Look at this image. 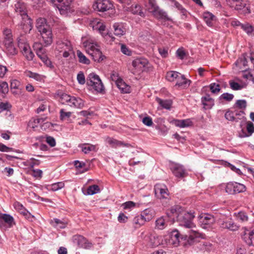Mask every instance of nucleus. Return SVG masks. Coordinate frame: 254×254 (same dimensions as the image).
<instances>
[{
    "instance_id": "b1692460",
    "label": "nucleus",
    "mask_w": 254,
    "mask_h": 254,
    "mask_svg": "<svg viewBox=\"0 0 254 254\" xmlns=\"http://www.w3.org/2000/svg\"><path fill=\"white\" fill-rule=\"evenodd\" d=\"M155 213L152 209H145L141 212V215L145 222L150 221L155 216Z\"/></svg>"
},
{
    "instance_id": "0eeeda50",
    "label": "nucleus",
    "mask_w": 254,
    "mask_h": 254,
    "mask_svg": "<svg viewBox=\"0 0 254 254\" xmlns=\"http://www.w3.org/2000/svg\"><path fill=\"white\" fill-rule=\"evenodd\" d=\"M141 235L143 236V239L144 243L148 247H156L161 244V237L158 236L155 234L142 233Z\"/></svg>"
},
{
    "instance_id": "f257e3e1",
    "label": "nucleus",
    "mask_w": 254,
    "mask_h": 254,
    "mask_svg": "<svg viewBox=\"0 0 254 254\" xmlns=\"http://www.w3.org/2000/svg\"><path fill=\"white\" fill-rule=\"evenodd\" d=\"M167 214L169 217H174L175 221H177L181 226L190 229L195 228V225L192 222L194 217L193 212H187L180 206L176 205L167 210Z\"/></svg>"
},
{
    "instance_id": "39448f33",
    "label": "nucleus",
    "mask_w": 254,
    "mask_h": 254,
    "mask_svg": "<svg viewBox=\"0 0 254 254\" xmlns=\"http://www.w3.org/2000/svg\"><path fill=\"white\" fill-rule=\"evenodd\" d=\"M87 84L91 86L98 93H102L104 90V85L99 76L94 73H90L87 77Z\"/></svg>"
},
{
    "instance_id": "412c9836",
    "label": "nucleus",
    "mask_w": 254,
    "mask_h": 254,
    "mask_svg": "<svg viewBox=\"0 0 254 254\" xmlns=\"http://www.w3.org/2000/svg\"><path fill=\"white\" fill-rule=\"evenodd\" d=\"M106 142L113 148H117L120 146L128 147L129 144L125 143L123 141L118 140L112 137H107Z\"/></svg>"
},
{
    "instance_id": "052dcab7",
    "label": "nucleus",
    "mask_w": 254,
    "mask_h": 254,
    "mask_svg": "<svg viewBox=\"0 0 254 254\" xmlns=\"http://www.w3.org/2000/svg\"><path fill=\"white\" fill-rule=\"evenodd\" d=\"M237 217L242 222L248 221L249 219V217L247 213L244 211L239 212L237 214Z\"/></svg>"
},
{
    "instance_id": "7ed1b4c3",
    "label": "nucleus",
    "mask_w": 254,
    "mask_h": 254,
    "mask_svg": "<svg viewBox=\"0 0 254 254\" xmlns=\"http://www.w3.org/2000/svg\"><path fill=\"white\" fill-rule=\"evenodd\" d=\"M230 7L240 13L247 15L251 13L248 0H226Z\"/></svg>"
},
{
    "instance_id": "69168bd1",
    "label": "nucleus",
    "mask_w": 254,
    "mask_h": 254,
    "mask_svg": "<svg viewBox=\"0 0 254 254\" xmlns=\"http://www.w3.org/2000/svg\"><path fill=\"white\" fill-rule=\"evenodd\" d=\"M128 217L123 213H120L118 217V221L120 223H125L127 221Z\"/></svg>"
},
{
    "instance_id": "bb28decb",
    "label": "nucleus",
    "mask_w": 254,
    "mask_h": 254,
    "mask_svg": "<svg viewBox=\"0 0 254 254\" xmlns=\"http://www.w3.org/2000/svg\"><path fill=\"white\" fill-rule=\"evenodd\" d=\"M78 146L84 154H88L92 151H96V146L91 144L82 143L79 144Z\"/></svg>"
},
{
    "instance_id": "c9c22d12",
    "label": "nucleus",
    "mask_w": 254,
    "mask_h": 254,
    "mask_svg": "<svg viewBox=\"0 0 254 254\" xmlns=\"http://www.w3.org/2000/svg\"><path fill=\"white\" fill-rule=\"evenodd\" d=\"M145 223L142 215H137L135 216L132 220V223L135 228H139L143 225Z\"/></svg>"
},
{
    "instance_id": "13d9d810",
    "label": "nucleus",
    "mask_w": 254,
    "mask_h": 254,
    "mask_svg": "<svg viewBox=\"0 0 254 254\" xmlns=\"http://www.w3.org/2000/svg\"><path fill=\"white\" fill-rule=\"evenodd\" d=\"M235 105L241 110H245L247 107V101L245 100H238Z\"/></svg>"
},
{
    "instance_id": "ddd939ff",
    "label": "nucleus",
    "mask_w": 254,
    "mask_h": 254,
    "mask_svg": "<svg viewBox=\"0 0 254 254\" xmlns=\"http://www.w3.org/2000/svg\"><path fill=\"white\" fill-rule=\"evenodd\" d=\"M58 3L56 4L57 7L61 14L66 15L72 12L70 7L71 0H56Z\"/></svg>"
},
{
    "instance_id": "de8ad7c7",
    "label": "nucleus",
    "mask_w": 254,
    "mask_h": 254,
    "mask_svg": "<svg viewBox=\"0 0 254 254\" xmlns=\"http://www.w3.org/2000/svg\"><path fill=\"white\" fill-rule=\"evenodd\" d=\"M234 113L235 117L238 119V121L239 120L244 122L246 121V118L245 117V113L244 111L235 110Z\"/></svg>"
},
{
    "instance_id": "09e8293b",
    "label": "nucleus",
    "mask_w": 254,
    "mask_h": 254,
    "mask_svg": "<svg viewBox=\"0 0 254 254\" xmlns=\"http://www.w3.org/2000/svg\"><path fill=\"white\" fill-rule=\"evenodd\" d=\"M41 60L46 66L49 67L51 69H53L55 67L53 64L47 56H46L44 57H42Z\"/></svg>"
},
{
    "instance_id": "3c124183",
    "label": "nucleus",
    "mask_w": 254,
    "mask_h": 254,
    "mask_svg": "<svg viewBox=\"0 0 254 254\" xmlns=\"http://www.w3.org/2000/svg\"><path fill=\"white\" fill-rule=\"evenodd\" d=\"M248 34H251L254 31V27L248 23L242 25V28Z\"/></svg>"
},
{
    "instance_id": "e2e57ef3",
    "label": "nucleus",
    "mask_w": 254,
    "mask_h": 254,
    "mask_svg": "<svg viewBox=\"0 0 254 254\" xmlns=\"http://www.w3.org/2000/svg\"><path fill=\"white\" fill-rule=\"evenodd\" d=\"M247 130L250 136L254 132V125L252 122L249 121L247 123Z\"/></svg>"
},
{
    "instance_id": "a878e982",
    "label": "nucleus",
    "mask_w": 254,
    "mask_h": 254,
    "mask_svg": "<svg viewBox=\"0 0 254 254\" xmlns=\"http://www.w3.org/2000/svg\"><path fill=\"white\" fill-rule=\"evenodd\" d=\"M169 242L174 246H178L180 243V233L177 230L173 231L170 235Z\"/></svg>"
},
{
    "instance_id": "5701e85b",
    "label": "nucleus",
    "mask_w": 254,
    "mask_h": 254,
    "mask_svg": "<svg viewBox=\"0 0 254 254\" xmlns=\"http://www.w3.org/2000/svg\"><path fill=\"white\" fill-rule=\"evenodd\" d=\"M201 100L205 109H211L214 105V99L211 98L210 96L208 94L202 97Z\"/></svg>"
},
{
    "instance_id": "58836bf2",
    "label": "nucleus",
    "mask_w": 254,
    "mask_h": 254,
    "mask_svg": "<svg viewBox=\"0 0 254 254\" xmlns=\"http://www.w3.org/2000/svg\"><path fill=\"white\" fill-rule=\"evenodd\" d=\"M180 74V73L176 71H168L166 74V79L170 82L176 81Z\"/></svg>"
},
{
    "instance_id": "4d7b16f0",
    "label": "nucleus",
    "mask_w": 254,
    "mask_h": 254,
    "mask_svg": "<svg viewBox=\"0 0 254 254\" xmlns=\"http://www.w3.org/2000/svg\"><path fill=\"white\" fill-rule=\"evenodd\" d=\"M200 245L201 249L206 251H210L212 248V244L208 242H202Z\"/></svg>"
},
{
    "instance_id": "864d4df0",
    "label": "nucleus",
    "mask_w": 254,
    "mask_h": 254,
    "mask_svg": "<svg viewBox=\"0 0 254 254\" xmlns=\"http://www.w3.org/2000/svg\"><path fill=\"white\" fill-rule=\"evenodd\" d=\"M158 7L155 0H149L148 9L150 12H153Z\"/></svg>"
},
{
    "instance_id": "a19ab883",
    "label": "nucleus",
    "mask_w": 254,
    "mask_h": 254,
    "mask_svg": "<svg viewBox=\"0 0 254 254\" xmlns=\"http://www.w3.org/2000/svg\"><path fill=\"white\" fill-rule=\"evenodd\" d=\"M64 186V183L62 182L54 183L51 185L47 186V189L49 190L57 191L60 189H62Z\"/></svg>"
},
{
    "instance_id": "473e14b6",
    "label": "nucleus",
    "mask_w": 254,
    "mask_h": 254,
    "mask_svg": "<svg viewBox=\"0 0 254 254\" xmlns=\"http://www.w3.org/2000/svg\"><path fill=\"white\" fill-rule=\"evenodd\" d=\"M3 221L8 224L9 228L13 226L15 224L14 219L12 216L8 214H0Z\"/></svg>"
},
{
    "instance_id": "a18cd8bd",
    "label": "nucleus",
    "mask_w": 254,
    "mask_h": 254,
    "mask_svg": "<svg viewBox=\"0 0 254 254\" xmlns=\"http://www.w3.org/2000/svg\"><path fill=\"white\" fill-rule=\"evenodd\" d=\"M225 118L228 121L238 122V120L235 117L234 113L233 111H227L225 114Z\"/></svg>"
},
{
    "instance_id": "393cba45",
    "label": "nucleus",
    "mask_w": 254,
    "mask_h": 254,
    "mask_svg": "<svg viewBox=\"0 0 254 254\" xmlns=\"http://www.w3.org/2000/svg\"><path fill=\"white\" fill-rule=\"evenodd\" d=\"M126 10L130 11L134 14H138L141 17L144 16V13L142 11L140 5L137 4H132L130 6H127Z\"/></svg>"
},
{
    "instance_id": "49530a36",
    "label": "nucleus",
    "mask_w": 254,
    "mask_h": 254,
    "mask_svg": "<svg viewBox=\"0 0 254 254\" xmlns=\"http://www.w3.org/2000/svg\"><path fill=\"white\" fill-rule=\"evenodd\" d=\"M71 112H65L64 109H61L60 111V118L62 121H64L66 119L69 118L71 116Z\"/></svg>"
},
{
    "instance_id": "f03ea898",
    "label": "nucleus",
    "mask_w": 254,
    "mask_h": 254,
    "mask_svg": "<svg viewBox=\"0 0 254 254\" xmlns=\"http://www.w3.org/2000/svg\"><path fill=\"white\" fill-rule=\"evenodd\" d=\"M36 27L40 33L45 46L50 45L53 42V34L50 26L44 18L37 19Z\"/></svg>"
},
{
    "instance_id": "9d476101",
    "label": "nucleus",
    "mask_w": 254,
    "mask_h": 254,
    "mask_svg": "<svg viewBox=\"0 0 254 254\" xmlns=\"http://www.w3.org/2000/svg\"><path fill=\"white\" fill-rule=\"evenodd\" d=\"M198 218L201 227L204 229L210 228L215 222L214 217L212 215L208 213L201 214L199 215Z\"/></svg>"
},
{
    "instance_id": "cd10ccee",
    "label": "nucleus",
    "mask_w": 254,
    "mask_h": 254,
    "mask_svg": "<svg viewBox=\"0 0 254 254\" xmlns=\"http://www.w3.org/2000/svg\"><path fill=\"white\" fill-rule=\"evenodd\" d=\"M25 10V5L23 2L18 1L15 4V11L20 14L21 16H26L28 17V15H27Z\"/></svg>"
},
{
    "instance_id": "2eb2a0df",
    "label": "nucleus",
    "mask_w": 254,
    "mask_h": 254,
    "mask_svg": "<svg viewBox=\"0 0 254 254\" xmlns=\"http://www.w3.org/2000/svg\"><path fill=\"white\" fill-rule=\"evenodd\" d=\"M171 221L172 223L175 222V217L166 216H161L155 221V228L158 230H163L168 225V222Z\"/></svg>"
},
{
    "instance_id": "c03bdc74",
    "label": "nucleus",
    "mask_w": 254,
    "mask_h": 254,
    "mask_svg": "<svg viewBox=\"0 0 254 254\" xmlns=\"http://www.w3.org/2000/svg\"><path fill=\"white\" fill-rule=\"evenodd\" d=\"M100 192L99 187L97 185L89 186L87 190V193L89 195H93Z\"/></svg>"
},
{
    "instance_id": "37998d69",
    "label": "nucleus",
    "mask_w": 254,
    "mask_h": 254,
    "mask_svg": "<svg viewBox=\"0 0 254 254\" xmlns=\"http://www.w3.org/2000/svg\"><path fill=\"white\" fill-rule=\"evenodd\" d=\"M77 56L80 63L85 64H90L89 60L81 51L79 50L77 51Z\"/></svg>"
},
{
    "instance_id": "6e6d98bb",
    "label": "nucleus",
    "mask_w": 254,
    "mask_h": 254,
    "mask_svg": "<svg viewBox=\"0 0 254 254\" xmlns=\"http://www.w3.org/2000/svg\"><path fill=\"white\" fill-rule=\"evenodd\" d=\"M234 97V95L232 94L224 93L219 97V99L220 100L224 99L227 101L230 102L233 100Z\"/></svg>"
},
{
    "instance_id": "2f4dec72",
    "label": "nucleus",
    "mask_w": 254,
    "mask_h": 254,
    "mask_svg": "<svg viewBox=\"0 0 254 254\" xmlns=\"http://www.w3.org/2000/svg\"><path fill=\"white\" fill-rule=\"evenodd\" d=\"M50 223L57 229H64L67 225L66 223L57 218H54L53 220H51Z\"/></svg>"
},
{
    "instance_id": "79ce46f5",
    "label": "nucleus",
    "mask_w": 254,
    "mask_h": 254,
    "mask_svg": "<svg viewBox=\"0 0 254 254\" xmlns=\"http://www.w3.org/2000/svg\"><path fill=\"white\" fill-rule=\"evenodd\" d=\"M140 204L135 203L132 201H128L122 204V206L125 209H132L135 207H139Z\"/></svg>"
},
{
    "instance_id": "5fc2aeb1",
    "label": "nucleus",
    "mask_w": 254,
    "mask_h": 254,
    "mask_svg": "<svg viewBox=\"0 0 254 254\" xmlns=\"http://www.w3.org/2000/svg\"><path fill=\"white\" fill-rule=\"evenodd\" d=\"M209 88L212 93L218 94L220 91V85L216 83H212L209 85Z\"/></svg>"
},
{
    "instance_id": "72a5a7b5",
    "label": "nucleus",
    "mask_w": 254,
    "mask_h": 254,
    "mask_svg": "<svg viewBox=\"0 0 254 254\" xmlns=\"http://www.w3.org/2000/svg\"><path fill=\"white\" fill-rule=\"evenodd\" d=\"M151 13L155 18L159 19H165L167 18V15L166 13L160 9L159 7Z\"/></svg>"
},
{
    "instance_id": "338daca9",
    "label": "nucleus",
    "mask_w": 254,
    "mask_h": 254,
    "mask_svg": "<svg viewBox=\"0 0 254 254\" xmlns=\"http://www.w3.org/2000/svg\"><path fill=\"white\" fill-rule=\"evenodd\" d=\"M11 107V105L7 102L0 103V113L5 110H8Z\"/></svg>"
},
{
    "instance_id": "8fccbe9b",
    "label": "nucleus",
    "mask_w": 254,
    "mask_h": 254,
    "mask_svg": "<svg viewBox=\"0 0 254 254\" xmlns=\"http://www.w3.org/2000/svg\"><path fill=\"white\" fill-rule=\"evenodd\" d=\"M247 239L245 241L249 246H253L254 244V232L253 231L250 232L248 234V238L245 237Z\"/></svg>"
},
{
    "instance_id": "1a4fd4ad",
    "label": "nucleus",
    "mask_w": 254,
    "mask_h": 254,
    "mask_svg": "<svg viewBox=\"0 0 254 254\" xmlns=\"http://www.w3.org/2000/svg\"><path fill=\"white\" fill-rule=\"evenodd\" d=\"M246 187L242 184L237 182H229L227 184L225 190L230 194L241 193L246 190Z\"/></svg>"
},
{
    "instance_id": "aec40b11",
    "label": "nucleus",
    "mask_w": 254,
    "mask_h": 254,
    "mask_svg": "<svg viewBox=\"0 0 254 254\" xmlns=\"http://www.w3.org/2000/svg\"><path fill=\"white\" fill-rule=\"evenodd\" d=\"M190 80L187 79L184 75L180 73L176 80V86L187 88L190 85Z\"/></svg>"
},
{
    "instance_id": "c756f323",
    "label": "nucleus",
    "mask_w": 254,
    "mask_h": 254,
    "mask_svg": "<svg viewBox=\"0 0 254 254\" xmlns=\"http://www.w3.org/2000/svg\"><path fill=\"white\" fill-rule=\"evenodd\" d=\"M156 101L163 108L170 109L172 102L170 100H162L158 97L156 98Z\"/></svg>"
},
{
    "instance_id": "c85d7f7f",
    "label": "nucleus",
    "mask_w": 254,
    "mask_h": 254,
    "mask_svg": "<svg viewBox=\"0 0 254 254\" xmlns=\"http://www.w3.org/2000/svg\"><path fill=\"white\" fill-rule=\"evenodd\" d=\"M33 47L36 51L37 55L40 59H42V57H44L47 56L46 54V50L42 47L41 44L35 43Z\"/></svg>"
},
{
    "instance_id": "a211bd4d",
    "label": "nucleus",
    "mask_w": 254,
    "mask_h": 254,
    "mask_svg": "<svg viewBox=\"0 0 254 254\" xmlns=\"http://www.w3.org/2000/svg\"><path fill=\"white\" fill-rule=\"evenodd\" d=\"M148 64V61L144 58H137L133 60L132 65L137 72L142 71Z\"/></svg>"
},
{
    "instance_id": "dca6fc26",
    "label": "nucleus",
    "mask_w": 254,
    "mask_h": 254,
    "mask_svg": "<svg viewBox=\"0 0 254 254\" xmlns=\"http://www.w3.org/2000/svg\"><path fill=\"white\" fill-rule=\"evenodd\" d=\"M156 196L160 198H167L169 196V191L167 187L163 184H157L154 187Z\"/></svg>"
},
{
    "instance_id": "bf43d9fd",
    "label": "nucleus",
    "mask_w": 254,
    "mask_h": 254,
    "mask_svg": "<svg viewBox=\"0 0 254 254\" xmlns=\"http://www.w3.org/2000/svg\"><path fill=\"white\" fill-rule=\"evenodd\" d=\"M0 91L1 92V93L4 95L8 93V86L7 82L3 81L0 83Z\"/></svg>"
},
{
    "instance_id": "4c0bfd02",
    "label": "nucleus",
    "mask_w": 254,
    "mask_h": 254,
    "mask_svg": "<svg viewBox=\"0 0 254 254\" xmlns=\"http://www.w3.org/2000/svg\"><path fill=\"white\" fill-rule=\"evenodd\" d=\"M118 88L124 93H128L129 90V87L127 86L125 82L121 79L118 80L116 83Z\"/></svg>"
},
{
    "instance_id": "774afa93",
    "label": "nucleus",
    "mask_w": 254,
    "mask_h": 254,
    "mask_svg": "<svg viewBox=\"0 0 254 254\" xmlns=\"http://www.w3.org/2000/svg\"><path fill=\"white\" fill-rule=\"evenodd\" d=\"M29 166L31 168H33L35 166H38L40 164V161L34 158H31L28 161Z\"/></svg>"
},
{
    "instance_id": "7c9ffc66",
    "label": "nucleus",
    "mask_w": 254,
    "mask_h": 254,
    "mask_svg": "<svg viewBox=\"0 0 254 254\" xmlns=\"http://www.w3.org/2000/svg\"><path fill=\"white\" fill-rule=\"evenodd\" d=\"M203 17L204 21L208 26L211 27L213 25L212 21L215 18L213 14L209 12H205L203 14Z\"/></svg>"
},
{
    "instance_id": "0e129e2a",
    "label": "nucleus",
    "mask_w": 254,
    "mask_h": 254,
    "mask_svg": "<svg viewBox=\"0 0 254 254\" xmlns=\"http://www.w3.org/2000/svg\"><path fill=\"white\" fill-rule=\"evenodd\" d=\"M77 80L80 84L83 85L85 83V76L83 72L80 71L77 74Z\"/></svg>"
},
{
    "instance_id": "9b49d317",
    "label": "nucleus",
    "mask_w": 254,
    "mask_h": 254,
    "mask_svg": "<svg viewBox=\"0 0 254 254\" xmlns=\"http://www.w3.org/2000/svg\"><path fill=\"white\" fill-rule=\"evenodd\" d=\"M93 7L98 11L105 12L112 9L113 4L109 0H96L93 4Z\"/></svg>"
},
{
    "instance_id": "e433bc0d",
    "label": "nucleus",
    "mask_w": 254,
    "mask_h": 254,
    "mask_svg": "<svg viewBox=\"0 0 254 254\" xmlns=\"http://www.w3.org/2000/svg\"><path fill=\"white\" fill-rule=\"evenodd\" d=\"M26 75L30 77L33 78L35 80L39 82L44 81V76L41 75L38 73L33 72L31 71H28L26 72Z\"/></svg>"
},
{
    "instance_id": "f704fd0d",
    "label": "nucleus",
    "mask_w": 254,
    "mask_h": 254,
    "mask_svg": "<svg viewBox=\"0 0 254 254\" xmlns=\"http://www.w3.org/2000/svg\"><path fill=\"white\" fill-rule=\"evenodd\" d=\"M175 122L176 126L182 128L189 127L192 125V122L190 119L176 120Z\"/></svg>"
},
{
    "instance_id": "4468645a",
    "label": "nucleus",
    "mask_w": 254,
    "mask_h": 254,
    "mask_svg": "<svg viewBox=\"0 0 254 254\" xmlns=\"http://www.w3.org/2000/svg\"><path fill=\"white\" fill-rule=\"evenodd\" d=\"M219 226L223 229H227L231 231H236L239 230L240 226L234 222L232 218L220 221Z\"/></svg>"
},
{
    "instance_id": "f8f14e48",
    "label": "nucleus",
    "mask_w": 254,
    "mask_h": 254,
    "mask_svg": "<svg viewBox=\"0 0 254 254\" xmlns=\"http://www.w3.org/2000/svg\"><path fill=\"white\" fill-rule=\"evenodd\" d=\"M173 175L178 178L182 179L186 177L188 173L184 167L180 164L172 163L170 166Z\"/></svg>"
},
{
    "instance_id": "f3484780",
    "label": "nucleus",
    "mask_w": 254,
    "mask_h": 254,
    "mask_svg": "<svg viewBox=\"0 0 254 254\" xmlns=\"http://www.w3.org/2000/svg\"><path fill=\"white\" fill-rule=\"evenodd\" d=\"M18 47L21 49L23 56L28 61H32L34 57V54L31 51L29 45L18 41Z\"/></svg>"
},
{
    "instance_id": "20e7f679",
    "label": "nucleus",
    "mask_w": 254,
    "mask_h": 254,
    "mask_svg": "<svg viewBox=\"0 0 254 254\" xmlns=\"http://www.w3.org/2000/svg\"><path fill=\"white\" fill-rule=\"evenodd\" d=\"M60 102L63 104H67L71 107L79 109L83 108L84 105V101L81 98L66 94H63L61 96Z\"/></svg>"
},
{
    "instance_id": "4be33fe9",
    "label": "nucleus",
    "mask_w": 254,
    "mask_h": 254,
    "mask_svg": "<svg viewBox=\"0 0 254 254\" xmlns=\"http://www.w3.org/2000/svg\"><path fill=\"white\" fill-rule=\"evenodd\" d=\"M191 233L188 236V243L190 245H192L195 241V239L197 238H201L204 239L205 238V235L199 233L197 231L195 230L192 229ZM186 237H188V236H186Z\"/></svg>"
},
{
    "instance_id": "680f3d73",
    "label": "nucleus",
    "mask_w": 254,
    "mask_h": 254,
    "mask_svg": "<svg viewBox=\"0 0 254 254\" xmlns=\"http://www.w3.org/2000/svg\"><path fill=\"white\" fill-rule=\"evenodd\" d=\"M229 85L231 88L234 90H238L242 88V86L239 83L233 80L229 81Z\"/></svg>"
},
{
    "instance_id": "423d86ee",
    "label": "nucleus",
    "mask_w": 254,
    "mask_h": 254,
    "mask_svg": "<svg viewBox=\"0 0 254 254\" xmlns=\"http://www.w3.org/2000/svg\"><path fill=\"white\" fill-rule=\"evenodd\" d=\"M86 46L88 48L87 51L88 54L91 56L95 62L100 63L105 58V56L103 55L99 50V46L96 43H89Z\"/></svg>"
},
{
    "instance_id": "6e6552de",
    "label": "nucleus",
    "mask_w": 254,
    "mask_h": 254,
    "mask_svg": "<svg viewBox=\"0 0 254 254\" xmlns=\"http://www.w3.org/2000/svg\"><path fill=\"white\" fill-rule=\"evenodd\" d=\"M72 242L80 248L90 249L93 244L86 238L80 235H74L72 238Z\"/></svg>"
},
{
    "instance_id": "6ab92c4d",
    "label": "nucleus",
    "mask_w": 254,
    "mask_h": 254,
    "mask_svg": "<svg viewBox=\"0 0 254 254\" xmlns=\"http://www.w3.org/2000/svg\"><path fill=\"white\" fill-rule=\"evenodd\" d=\"M58 48L59 50L61 49V52L64 51L63 56L64 58H67L69 56V52L72 51V47L69 41L59 43Z\"/></svg>"
},
{
    "instance_id": "ea45409f",
    "label": "nucleus",
    "mask_w": 254,
    "mask_h": 254,
    "mask_svg": "<svg viewBox=\"0 0 254 254\" xmlns=\"http://www.w3.org/2000/svg\"><path fill=\"white\" fill-rule=\"evenodd\" d=\"M114 29V34L116 36H121L125 34V30L123 27L118 23H115L113 25Z\"/></svg>"
},
{
    "instance_id": "603ef678",
    "label": "nucleus",
    "mask_w": 254,
    "mask_h": 254,
    "mask_svg": "<svg viewBox=\"0 0 254 254\" xmlns=\"http://www.w3.org/2000/svg\"><path fill=\"white\" fill-rule=\"evenodd\" d=\"M4 40L3 42H7V41H12V36L11 32L10 29H5L3 31Z\"/></svg>"
}]
</instances>
